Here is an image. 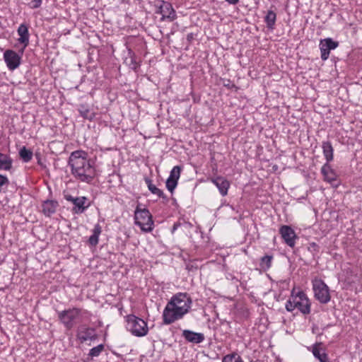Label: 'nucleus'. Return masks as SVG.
<instances>
[{
    "mask_svg": "<svg viewBox=\"0 0 362 362\" xmlns=\"http://www.w3.org/2000/svg\"><path fill=\"white\" fill-rule=\"evenodd\" d=\"M42 2V0H33L29 3V6L31 8H37L40 7Z\"/></svg>",
    "mask_w": 362,
    "mask_h": 362,
    "instance_id": "obj_33",
    "label": "nucleus"
},
{
    "mask_svg": "<svg viewBox=\"0 0 362 362\" xmlns=\"http://www.w3.org/2000/svg\"><path fill=\"white\" fill-rule=\"evenodd\" d=\"M321 173L325 180L332 182L336 180V174L329 163H326L321 168Z\"/></svg>",
    "mask_w": 362,
    "mask_h": 362,
    "instance_id": "obj_20",
    "label": "nucleus"
},
{
    "mask_svg": "<svg viewBox=\"0 0 362 362\" xmlns=\"http://www.w3.org/2000/svg\"><path fill=\"white\" fill-rule=\"evenodd\" d=\"M145 182L147 185L148 190L153 194L157 195L159 198L163 199L164 204H167L169 201L168 197L163 193V192L158 188L156 185L152 183V181L148 177L145 178Z\"/></svg>",
    "mask_w": 362,
    "mask_h": 362,
    "instance_id": "obj_16",
    "label": "nucleus"
},
{
    "mask_svg": "<svg viewBox=\"0 0 362 362\" xmlns=\"http://www.w3.org/2000/svg\"><path fill=\"white\" fill-rule=\"evenodd\" d=\"M182 336L186 341L193 344L202 343L205 339L204 334L195 332L189 329H184L182 331Z\"/></svg>",
    "mask_w": 362,
    "mask_h": 362,
    "instance_id": "obj_15",
    "label": "nucleus"
},
{
    "mask_svg": "<svg viewBox=\"0 0 362 362\" xmlns=\"http://www.w3.org/2000/svg\"><path fill=\"white\" fill-rule=\"evenodd\" d=\"M102 232V228L99 223L95 225L93 230V235L88 239V243L92 246L98 245L99 241V236Z\"/></svg>",
    "mask_w": 362,
    "mask_h": 362,
    "instance_id": "obj_22",
    "label": "nucleus"
},
{
    "mask_svg": "<svg viewBox=\"0 0 362 362\" xmlns=\"http://www.w3.org/2000/svg\"><path fill=\"white\" fill-rule=\"evenodd\" d=\"M12 163L13 160L8 155L0 153V170H10Z\"/></svg>",
    "mask_w": 362,
    "mask_h": 362,
    "instance_id": "obj_23",
    "label": "nucleus"
},
{
    "mask_svg": "<svg viewBox=\"0 0 362 362\" xmlns=\"http://www.w3.org/2000/svg\"><path fill=\"white\" fill-rule=\"evenodd\" d=\"M156 13L162 15L161 21L168 19L171 22L177 18L176 12L172 4L165 1H161V4L158 6Z\"/></svg>",
    "mask_w": 362,
    "mask_h": 362,
    "instance_id": "obj_10",
    "label": "nucleus"
},
{
    "mask_svg": "<svg viewBox=\"0 0 362 362\" xmlns=\"http://www.w3.org/2000/svg\"><path fill=\"white\" fill-rule=\"evenodd\" d=\"M291 298L294 299L296 308H298L303 314L308 315L310 313V302L303 291H300L295 293V291L293 289Z\"/></svg>",
    "mask_w": 362,
    "mask_h": 362,
    "instance_id": "obj_7",
    "label": "nucleus"
},
{
    "mask_svg": "<svg viewBox=\"0 0 362 362\" xmlns=\"http://www.w3.org/2000/svg\"><path fill=\"white\" fill-rule=\"evenodd\" d=\"M19 156L24 163H28L32 160L33 153L31 150L23 146L19 151Z\"/></svg>",
    "mask_w": 362,
    "mask_h": 362,
    "instance_id": "obj_26",
    "label": "nucleus"
},
{
    "mask_svg": "<svg viewBox=\"0 0 362 362\" xmlns=\"http://www.w3.org/2000/svg\"><path fill=\"white\" fill-rule=\"evenodd\" d=\"M59 206V204L55 200H46L42 203V213L46 216H50L52 214L56 212L57 208Z\"/></svg>",
    "mask_w": 362,
    "mask_h": 362,
    "instance_id": "obj_18",
    "label": "nucleus"
},
{
    "mask_svg": "<svg viewBox=\"0 0 362 362\" xmlns=\"http://www.w3.org/2000/svg\"><path fill=\"white\" fill-rule=\"evenodd\" d=\"M105 346L103 344H100L92 349H90L89 353L88 354V361H90L94 357H98L100 354L104 351Z\"/></svg>",
    "mask_w": 362,
    "mask_h": 362,
    "instance_id": "obj_27",
    "label": "nucleus"
},
{
    "mask_svg": "<svg viewBox=\"0 0 362 362\" xmlns=\"http://www.w3.org/2000/svg\"><path fill=\"white\" fill-rule=\"evenodd\" d=\"M9 182L8 179L6 176L0 174V187L8 185Z\"/></svg>",
    "mask_w": 362,
    "mask_h": 362,
    "instance_id": "obj_35",
    "label": "nucleus"
},
{
    "mask_svg": "<svg viewBox=\"0 0 362 362\" xmlns=\"http://www.w3.org/2000/svg\"><path fill=\"white\" fill-rule=\"evenodd\" d=\"M78 112L81 117L90 121L93 119L95 115L86 105H80Z\"/></svg>",
    "mask_w": 362,
    "mask_h": 362,
    "instance_id": "obj_25",
    "label": "nucleus"
},
{
    "mask_svg": "<svg viewBox=\"0 0 362 362\" xmlns=\"http://www.w3.org/2000/svg\"><path fill=\"white\" fill-rule=\"evenodd\" d=\"M210 180L217 187L220 194L223 197L227 195L228 189L230 187V182L227 179L222 176H217L211 178Z\"/></svg>",
    "mask_w": 362,
    "mask_h": 362,
    "instance_id": "obj_14",
    "label": "nucleus"
},
{
    "mask_svg": "<svg viewBox=\"0 0 362 362\" xmlns=\"http://www.w3.org/2000/svg\"><path fill=\"white\" fill-rule=\"evenodd\" d=\"M192 300L187 293H177L172 296L163 312V324L170 325L186 315Z\"/></svg>",
    "mask_w": 362,
    "mask_h": 362,
    "instance_id": "obj_2",
    "label": "nucleus"
},
{
    "mask_svg": "<svg viewBox=\"0 0 362 362\" xmlns=\"http://www.w3.org/2000/svg\"><path fill=\"white\" fill-rule=\"evenodd\" d=\"M315 298L321 303L326 304L330 300L329 289L321 279L315 280L313 283Z\"/></svg>",
    "mask_w": 362,
    "mask_h": 362,
    "instance_id": "obj_6",
    "label": "nucleus"
},
{
    "mask_svg": "<svg viewBox=\"0 0 362 362\" xmlns=\"http://www.w3.org/2000/svg\"><path fill=\"white\" fill-rule=\"evenodd\" d=\"M264 23L269 29L273 30L276 21V13L273 10H268L264 18Z\"/></svg>",
    "mask_w": 362,
    "mask_h": 362,
    "instance_id": "obj_21",
    "label": "nucleus"
},
{
    "mask_svg": "<svg viewBox=\"0 0 362 362\" xmlns=\"http://www.w3.org/2000/svg\"><path fill=\"white\" fill-rule=\"evenodd\" d=\"M322 148L327 163L331 162L334 158V148L331 142L329 141H322Z\"/></svg>",
    "mask_w": 362,
    "mask_h": 362,
    "instance_id": "obj_19",
    "label": "nucleus"
},
{
    "mask_svg": "<svg viewBox=\"0 0 362 362\" xmlns=\"http://www.w3.org/2000/svg\"><path fill=\"white\" fill-rule=\"evenodd\" d=\"M223 85L228 89L235 88V85L229 79H223Z\"/></svg>",
    "mask_w": 362,
    "mask_h": 362,
    "instance_id": "obj_34",
    "label": "nucleus"
},
{
    "mask_svg": "<svg viewBox=\"0 0 362 362\" xmlns=\"http://www.w3.org/2000/svg\"><path fill=\"white\" fill-rule=\"evenodd\" d=\"M296 308V305L294 303V299L291 297L289 300H287L286 303V309L288 312H292Z\"/></svg>",
    "mask_w": 362,
    "mask_h": 362,
    "instance_id": "obj_32",
    "label": "nucleus"
},
{
    "mask_svg": "<svg viewBox=\"0 0 362 362\" xmlns=\"http://www.w3.org/2000/svg\"><path fill=\"white\" fill-rule=\"evenodd\" d=\"M225 1L232 5H235L239 2V0H225Z\"/></svg>",
    "mask_w": 362,
    "mask_h": 362,
    "instance_id": "obj_37",
    "label": "nucleus"
},
{
    "mask_svg": "<svg viewBox=\"0 0 362 362\" xmlns=\"http://www.w3.org/2000/svg\"><path fill=\"white\" fill-rule=\"evenodd\" d=\"M320 345H321V343L313 345L312 352L314 356L317 358L320 362H329L327 354L325 352L320 353Z\"/></svg>",
    "mask_w": 362,
    "mask_h": 362,
    "instance_id": "obj_24",
    "label": "nucleus"
},
{
    "mask_svg": "<svg viewBox=\"0 0 362 362\" xmlns=\"http://www.w3.org/2000/svg\"><path fill=\"white\" fill-rule=\"evenodd\" d=\"M4 59L9 70L17 69L21 64V57L15 51L7 49L4 53Z\"/></svg>",
    "mask_w": 362,
    "mask_h": 362,
    "instance_id": "obj_12",
    "label": "nucleus"
},
{
    "mask_svg": "<svg viewBox=\"0 0 362 362\" xmlns=\"http://www.w3.org/2000/svg\"><path fill=\"white\" fill-rule=\"evenodd\" d=\"M88 314L87 310L72 308L58 312V318L64 327L70 330L81 321L80 319L83 315Z\"/></svg>",
    "mask_w": 362,
    "mask_h": 362,
    "instance_id": "obj_3",
    "label": "nucleus"
},
{
    "mask_svg": "<svg viewBox=\"0 0 362 362\" xmlns=\"http://www.w3.org/2000/svg\"><path fill=\"white\" fill-rule=\"evenodd\" d=\"M181 173V167L179 165H176L173 167V168L171 170L169 179H173V180H177L178 182V180L180 176Z\"/></svg>",
    "mask_w": 362,
    "mask_h": 362,
    "instance_id": "obj_30",
    "label": "nucleus"
},
{
    "mask_svg": "<svg viewBox=\"0 0 362 362\" xmlns=\"http://www.w3.org/2000/svg\"><path fill=\"white\" fill-rule=\"evenodd\" d=\"M192 39H193V36H192V34H191L190 35H189L187 36V40H188L189 41H190Z\"/></svg>",
    "mask_w": 362,
    "mask_h": 362,
    "instance_id": "obj_39",
    "label": "nucleus"
},
{
    "mask_svg": "<svg viewBox=\"0 0 362 362\" xmlns=\"http://www.w3.org/2000/svg\"><path fill=\"white\" fill-rule=\"evenodd\" d=\"M68 165L71 167V174L81 182L90 183L96 175L93 163L88 158V153L84 151L72 152Z\"/></svg>",
    "mask_w": 362,
    "mask_h": 362,
    "instance_id": "obj_1",
    "label": "nucleus"
},
{
    "mask_svg": "<svg viewBox=\"0 0 362 362\" xmlns=\"http://www.w3.org/2000/svg\"><path fill=\"white\" fill-rule=\"evenodd\" d=\"M222 362H243L241 357L235 353L228 354L223 358Z\"/></svg>",
    "mask_w": 362,
    "mask_h": 362,
    "instance_id": "obj_29",
    "label": "nucleus"
},
{
    "mask_svg": "<svg viewBox=\"0 0 362 362\" xmlns=\"http://www.w3.org/2000/svg\"><path fill=\"white\" fill-rule=\"evenodd\" d=\"M76 339L81 344L88 341H95L98 339L95 329L88 327L87 325H81L76 330Z\"/></svg>",
    "mask_w": 362,
    "mask_h": 362,
    "instance_id": "obj_8",
    "label": "nucleus"
},
{
    "mask_svg": "<svg viewBox=\"0 0 362 362\" xmlns=\"http://www.w3.org/2000/svg\"><path fill=\"white\" fill-rule=\"evenodd\" d=\"M273 259L272 255H265L260 259L259 266L264 271H267L272 267V262Z\"/></svg>",
    "mask_w": 362,
    "mask_h": 362,
    "instance_id": "obj_28",
    "label": "nucleus"
},
{
    "mask_svg": "<svg viewBox=\"0 0 362 362\" xmlns=\"http://www.w3.org/2000/svg\"><path fill=\"white\" fill-rule=\"evenodd\" d=\"M279 233L287 245L293 247L297 235L294 230L289 226L284 225L279 229Z\"/></svg>",
    "mask_w": 362,
    "mask_h": 362,
    "instance_id": "obj_13",
    "label": "nucleus"
},
{
    "mask_svg": "<svg viewBox=\"0 0 362 362\" xmlns=\"http://www.w3.org/2000/svg\"><path fill=\"white\" fill-rule=\"evenodd\" d=\"M165 185H166V188L171 193H173L174 189H175V187L177 185V180H173V179L168 178L167 180H166Z\"/></svg>",
    "mask_w": 362,
    "mask_h": 362,
    "instance_id": "obj_31",
    "label": "nucleus"
},
{
    "mask_svg": "<svg viewBox=\"0 0 362 362\" xmlns=\"http://www.w3.org/2000/svg\"><path fill=\"white\" fill-rule=\"evenodd\" d=\"M134 221L143 232H151L153 229V217L147 209H141L137 206L134 211Z\"/></svg>",
    "mask_w": 362,
    "mask_h": 362,
    "instance_id": "obj_4",
    "label": "nucleus"
},
{
    "mask_svg": "<svg viewBox=\"0 0 362 362\" xmlns=\"http://www.w3.org/2000/svg\"><path fill=\"white\" fill-rule=\"evenodd\" d=\"M181 223L180 222H176L174 223L171 232L173 233L180 226Z\"/></svg>",
    "mask_w": 362,
    "mask_h": 362,
    "instance_id": "obj_36",
    "label": "nucleus"
},
{
    "mask_svg": "<svg viewBox=\"0 0 362 362\" xmlns=\"http://www.w3.org/2000/svg\"><path fill=\"white\" fill-rule=\"evenodd\" d=\"M18 34L20 36L18 42L24 45V47H26L29 44V33L28 27L26 24L22 23L19 25L17 30Z\"/></svg>",
    "mask_w": 362,
    "mask_h": 362,
    "instance_id": "obj_17",
    "label": "nucleus"
},
{
    "mask_svg": "<svg viewBox=\"0 0 362 362\" xmlns=\"http://www.w3.org/2000/svg\"><path fill=\"white\" fill-rule=\"evenodd\" d=\"M319 46L321 52V59L322 61H326L329 58L330 51L336 49L339 46V42L333 40L330 37H327L321 40Z\"/></svg>",
    "mask_w": 362,
    "mask_h": 362,
    "instance_id": "obj_11",
    "label": "nucleus"
},
{
    "mask_svg": "<svg viewBox=\"0 0 362 362\" xmlns=\"http://www.w3.org/2000/svg\"><path fill=\"white\" fill-rule=\"evenodd\" d=\"M64 199L74 204V207L71 210L74 214H82L90 206L89 204H86L88 200L86 197H74L70 194H65Z\"/></svg>",
    "mask_w": 362,
    "mask_h": 362,
    "instance_id": "obj_9",
    "label": "nucleus"
},
{
    "mask_svg": "<svg viewBox=\"0 0 362 362\" xmlns=\"http://www.w3.org/2000/svg\"><path fill=\"white\" fill-rule=\"evenodd\" d=\"M35 157H36V158H37V163H38L39 165H42V163H41V160H40V153H35Z\"/></svg>",
    "mask_w": 362,
    "mask_h": 362,
    "instance_id": "obj_38",
    "label": "nucleus"
},
{
    "mask_svg": "<svg viewBox=\"0 0 362 362\" xmlns=\"http://www.w3.org/2000/svg\"><path fill=\"white\" fill-rule=\"evenodd\" d=\"M127 328L136 337H144L148 333L147 323L134 315L127 316Z\"/></svg>",
    "mask_w": 362,
    "mask_h": 362,
    "instance_id": "obj_5",
    "label": "nucleus"
}]
</instances>
